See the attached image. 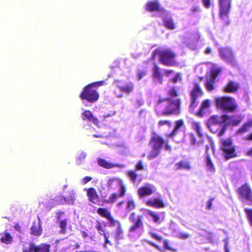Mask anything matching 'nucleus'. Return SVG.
I'll use <instances>...</instances> for the list:
<instances>
[{
	"label": "nucleus",
	"instance_id": "nucleus-27",
	"mask_svg": "<svg viewBox=\"0 0 252 252\" xmlns=\"http://www.w3.org/2000/svg\"><path fill=\"white\" fill-rule=\"evenodd\" d=\"M153 76L157 79L159 83H161L162 82L163 76L161 72V69L157 65H155L153 68Z\"/></svg>",
	"mask_w": 252,
	"mask_h": 252
},
{
	"label": "nucleus",
	"instance_id": "nucleus-61",
	"mask_svg": "<svg viewBox=\"0 0 252 252\" xmlns=\"http://www.w3.org/2000/svg\"><path fill=\"white\" fill-rule=\"evenodd\" d=\"M14 228L17 230L18 231V232H21L22 231V227L20 225V224H19L18 223H16L14 224Z\"/></svg>",
	"mask_w": 252,
	"mask_h": 252
},
{
	"label": "nucleus",
	"instance_id": "nucleus-42",
	"mask_svg": "<svg viewBox=\"0 0 252 252\" xmlns=\"http://www.w3.org/2000/svg\"><path fill=\"white\" fill-rule=\"evenodd\" d=\"M107 220L109 222V225L110 226H114L117 225V226L120 225L121 224L119 221L114 220L112 216H110Z\"/></svg>",
	"mask_w": 252,
	"mask_h": 252
},
{
	"label": "nucleus",
	"instance_id": "nucleus-15",
	"mask_svg": "<svg viewBox=\"0 0 252 252\" xmlns=\"http://www.w3.org/2000/svg\"><path fill=\"white\" fill-rule=\"evenodd\" d=\"M84 190L86 191L88 200L90 202L94 204L100 205L99 204L100 201L99 196L94 188L90 187L88 189H85Z\"/></svg>",
	"mask_w": 252,
	"mask_h": 252
},
{
	"label": "nucleus",
	"instance_id": "nucleus-59",
	"mask_svg": "<svg viewBox=\"0 0 252 252\" xmlns=\"http://www.w3.org/2000/svg\"><path fill=\"white\" fill-rule=\"evenodd\" d=\"M92 180V178L89 176L85 177L82 179V183L86 184Z\"/></svg>",
	"mask_w": 252,
	"mask_h": 252
},
{
	"label": "nucleus",
	"instance_id": "nucleus-5",
	"mask_svg": "<svg viewBox=\"0 0 252 252\" xmlns=\"http://www.w3.org/2000/svg\"><path fill=\"white\" fill-rule=\"evenodd\" d=\"M164 144L165 140L163 138L156 132H153V135L151 137L149 142V145L151 147L149 158H156L158 156Z\"/></svg>",
	"mask_w": 252,
	"mask_h": 252
},
{
	"label": "nucleus",
	"instance_id": "nucleus-53",
	"mask_svg": "<svg viewBox=\"0 0 252 252\" xmlns=\"http://www.w3.org/2000/svg\"><path fill=\"white\" fill-rule=\"evenodd\" d=\"M226 126H225V125L224 126H223L218 131L217 130H216L217 132H218V133H217L218 136H221L224 133L225 130H226V127H225Z\"/></svg>",
	"mask_w": 252,
	"mask_h": 252
},
{
	"label": "nucleus",
	"instance_id": "nucleus-11",
	"mask_svg": "<svg viewBox=\"0 0 252 252\" xmlns=\"http://www.w3.org/2000/svg\"><path fill=\"white\" fill-rule=\"evenodd\" d=\"M135 213L134 212H132L130 214L129 220L132 223V224L129 228L128 231L129 232H136L143 227V216L142 215L138 216L137 219H135Z\"/></svg>",
	"mask_w": 252,
	"mask_h": 252
},
{
	"label": "nucleus",
	"instance_id": "nucleus-35",
	"mask_svg": "<svg viewBox=\"0 0 252 252\" xmlns=\"http://www.w3.org/2000/svg\"><path fill=\"white\" fill-rule=\"evenodd\" d=\"M244 212L250 225L252 226V209L245 208L244 209Z\"/></svg>",
	"mask_w": 252,
	"mask_h": 252
},
{
	"label": "nucleus",
	"instance_id": "nucleus-41",
	"mask_svg": "<svg viewBox=\"0 0 252 252\" xmlns=\"http://www.w3.org/2000/svg\"><path fill=\"white\" fill-rule=\"evenodd\" d=\"M106 84L105 81L104 80L99 81L97 82H93L88 84V85L90 86L91 88L95 89V88H97L100 86H102L105 85Z\"/></svg>",
	"mask_w": 252,
	"mask_h": 252
},
{
	"label": "nucleus",
	"instance_id": "nucleus-10",
	"mask_svg": "<svg viewBox=\"0 0 252 252\" xmlns=\"http://www.w3.org/2000/svg\"><path fill=\"white\" fill-rule=\"evenodd\" d=\"M232 0H218L219 17L224 19L228 16Z\"/></svg>",
	"mask_w": 252,
	"mask_h": 252
},
{
	"label": "nucleus",
	"instance_id": "nucleus-8",
	"mask_svg": "<svg viewBox=\"0 0 252 252\" xmlns=\"http://www.w3.org/2000/svg\"><path fill=\"white\" fill-rule=\"evenodd\" d=\"M221 148L223 151L224 158H235L239 156L238 151L232 144V140L226 139L221 141Z\"/></svg>",
	"mask_w": 252,
	"mask_h": 252
},
{
	"label": "nucleus",
	"instance_id": "nucleus-24",
	"mask_svg": "<svg viewBox=\"0 0 252 252\" xmlns=\"http://www.w3.org/2000/svg\"><path fill=\"white\" fill-rule=\"evenodd\" d=\"M120 90L127 94L132 93L134 89V85L133 83L129 82L123 86H118Z\"/></svg>",
	"mask_w": 252,
	"mask_h": 252
},
{
	"label": "nucleus",
	"instance_id": "nucleus-12",
	"mask_svg": "<svg viewBox=\"0 0 252 252\" xmlns=\"http://www.w3.org/2000/svg\"><path fill=\"white\" fill-rule=\"evenodd\" d=\"M221 118V123H223L225 126H236L241 123L243 120V117L241 115H234L231 116L227 115H222Z\"/></svg>",
	"mask_w": 252,
	"mask_h": 252
},
{
	"label": "nucleus",
	"instance_id": "nucleus-60",
	"mask_svg": "<svg viewBox=\"0 0 252 252\" xmlns=\"http://www.w3.org/2000/svg\"><path fill=\"white\" fill-rule=\"evenodd\" d=\"M57 217L56 218L58 220H61V217L62 215H64L65 214L64 212L60 211L58 212H57Z\"/></svg>",
	"mask_w": 252,
	"mask_h": 252
},
{
	"label": "nucleus",
	"instance_id": "nucleus-2",
	"mask_svg": "<svg viewBox=\"0 0 252 252\" xmlns=\"http://www.w3.org/2000/svg\"><path fill=\"white\" fill-rule=\"evenodd\" d=\"M107 186L109 189H113L115 187H119V192L118 193L116 192L112 193L106 199V196H102L103 198V202L105 203H113L119 198L123 197L126 194V188L122 179L114 177L111 178L108 180L107 182Z\"/></svg>",
	"mask_w": 252,
	"mask_h": 252
},
{
	"label": "nucleus",
	"instance_id": "nucleus-47",
	"mask_svg": "<svg viewBox=\"0 0 252 252\" xmlns=\"http://www.w3.org/2000/svg\"><path fill=\"white\" fill-rule=\"evenodd\" d=\"M136 207L134 201L132 200H128L127 202L126 208L128 210L134 209Z\"/></svg>",
	"mask_w": 252,
	"mask_h": 252
},
{
	"label": "nucleus",
	"instance_id": "nucleus-4",
	"mask_svg": "<svg viewBox=\"0 0 252 252\" xmlns=\"http://www.w3.org/2000/svg\"><path fill=\"white\" fill-rule=\"evenodd\" d=\"M190 96V102L189 110L193 112L199 103V98L204 94V92L199 82L195 81L193 83V87L189 93Z\"/></svg>",
	"mask_w": 252,
	"mask_h": 252
},
{
	"label": "nucleus",
	"instance_id": "nucleus-6",
	"mask_svg": "<svg viewBox=\"0 0 252 252\" xmlns=\"http://www.w3.org/2000/svg\"><path fill=\"white\" fill-rule=\"evenodd\" d=\"M215 103L217 107L230 112L235 111L237 108L235 99L229 96L217 97Z\"/></svg>",
	"mask_w": 252,
	"mask_h": 252
},
{
	"label": "nucleus",
	"instance_id": "nucleus-34",
	"mask_svg": "<svg viewBox=\"0 0 252 252\" xmlns=\"http://www.w3.org/2000/svg\"><path fill=\"white\" fill-rule=\"evenodd\" d=\"M168 94L172 97H175L180 94L179 90L176 86L172 87L168 91Z\"/></svg>",
	"mask_w": 252,
	"mask_h": 252
},
{
	"label": "nucleus",
	"instance_id": "nucleus-44",
	"mask_svg": "<svg viewBox=\"0 0 252 252\" xmlns=\"http://www.w3.org/2000/svg\"><path fill=\"white\" fill-rule=\"evenodd\" d=\"M149 234L153 238L156 239V240L159 242H161L163 240L162 237L157 233L154 232H150Z\"/></svg>",
	"mask_w": 252,
	"mask_h": 252
},
{
	"label": "nucleus",
	"instance_id": "nucleus-50",
	"mask_svg": "<svg viewBox=\"0 0 252 252\" xmlns=\"http://www.w3.org/2000/svg\"><path fill=\"white\" fill-rule=\"evenodd\" d=\"M190 234L188 233H180L177 235V237L180 239H186L190 237Z\"/></svg>",
	"mask_w": 252,
	"mask_h": 252
},
{
	"label": "nucleus",
	"instance_id": "nucleus-54",
	"mask_svg": "<svg viewBox=\"0 0 252 252\" xmlns=\"http://www.w3.org/2000/svg\"><path fill=\"white\" fill-rule=\"evenodd\" d=\"M191 14H194L196 12L200 11V8L197 6H194L190 9Z\"/></svg>",
	"mask_w": 252,
	"mask_h": 252
},
{
	"label": "nucleus",
	"instance_id": "nucleus-16",
	"mask_svg": "<svg viewBox=\"0 0 252 252\" xmlns=\"http://www.w3.org/2000/svg\"><path fill=\"white\" fill-rule=\"evenodd\" d=\"M240 87L239 83L229 80L222 88V91L225 93L235 94L237 92Z\"/></svg>",
	"mask_w": 252,
	"mask_h": 252
},
{
	"label": "nucleus",
	"instance_id": "nucleus-18",
	"mask_svg": "<svg viewBox=\"0 0 252 252\" xmlns=\"http://www.w3.org/2000/svg\"><path fill=\"white\" fill-rule=\"evenodd\" d=\"M155 190L151 186L146 185L138 188L137 193L140 198L153 194Z\"/></svg>",
	"mask_w": 252,
	"mask_h": 252
},
{
	"label": "nucleus",
	"instance_id": "nucleus-46",
	"mask_svg": "<svg viewBox=\"0 0 252 252\" xmlns=\"http://www.w3.org/2000/svg\"><path fill=\"white\" fill-rule=\"evenodd\" d=\"M206 164L209 170L212 172L215 171V168L211 158H207Z\"/></svg>",
	"mask_w": 252,
	"mask_h": 252
},
{
	"label": "nucleus",
	"instance_id": "nucleus-23",
	"mask_svg": "<svg viewBox=\"0 0 252 252\" xmlns=\"http://www.w3.org/2000/svg\"><path fill=\"white\" fill-rule=\"evenodd\" d=\"M220 123L219 118L218 116H212L208 120L207 125L212 132L216 133L217 131L214 130V127H215L216 125L219 124Z\"/></svg>",
	"mask_w": 252,
	"mask_h": 252
},
{
	"label": "nucleus",
	"instance_id": "nucleus-31",
	"mask_svg": "<svg viewBox=\"0 0 252 252\" xmlns=\"http://www.w3.org/2000/svg\"><path fill=\"white\" fill-rule=\"evenodd\" d=\"M96 212L99 216L106 219L111 216L110 211L105 208H98L96 210Z\"/></svg>",
	"mask_w": 252,
	"mask_h": 252
},
{
	"label": "nucleus",
	"instance_id": "nucleus-33",
	"mask_svg": "<svg viewBox=\"0 0 252 252\" xmlns=\"http://www.w3.org/2000/svg\"><path fill=\"white\" fill-rule=\"evenodd\" d=\"M64 200L67 203L73 204L75 200V193L72 191H69L67 195L63 196Z\"/></svg>",
	"mask_w": 252,
	"mask_h": 252
},
{
	"label": "nucleus",
	"instance_id": "nucleus-29",
	"mask_svg": "<svg viewBox=\"0 0 252 252\" xmlns=\"http://www.w3.org/2000/svg\"><path fill=\"white\" fill-rule=\"evenodd\" d=\"M184 122L182 119L178 120L175 122V126L173 130L168 134V137H173L177 134L179 129L184 125Z\"/></svg>",
	"mask_w": 252,
	"mask_h": 252
},
{
	"label": "nucleus",
	"instance_id": "nucleus-52",
	"mask_svg": "<svg viewBox=\"0 0 252 252\" xmlns=\"http://www.w3.org/2000/svg\"><path fill=\"white\" fill-rule=\"evenodd\" d=\"M146 75V72L145 71H138L137 73V79L140 80L144 76Z\"/></svg>",
	"mask_w": 252,
	"mask_h": 252
},
{
	"label": "nucleus",
	"instance_id": "nucleus-14",
	"mask_svg": "<svg viewBox=\"0 0 252 252\" xmlns=\"http://www.w3.org/2000/svg\"><path fill=\"white\" fill-rule=\"evenodd\" d=\"M51 246L49 244L41 243L36 245L33 243H31L29 249H25L23 252H50Z\"/></svg>",
	"mask_w": 252,
	"mask_h": 252
},
{
	"label": "nucleus",
	"instance_id": "nucleus-17",
	"mask_svg": "<svg viewBox=\"0 0 252 252\" xmlns=\"http://www.w3.org/2000/svg\"><path fill=\"white\" fill-rule=\"evenodd\" d=\"M43 229L41 225V219L38 218V221H34L30 228V234L34 236H40L42 235Z\"/></svg>",
	"mask_w": 252,
	"mask_h": 252
},
{
	"label": "nucleus",
	"instance_id": "nucleus-1",
	"mask_svg": "<svg viewBox=\"0 0 252 252\" xmlns=\"http://www.w3.org/2000/svg\"><path fill=\"white\" fill-rule=\"evenodd\" d=\"M181 100H173L171 97L159 98L155 106V111L158 116L179 114L180 112Z\"/></svg>",
	"mask_w": 252,
	"mask_h": 252
},
{
	"label": "nucleus",
	"instance_id": "nucleus-19",
	"mask_svg": "<svg viewBox=\"0 0 252 252\" xmlns=\"http://www.w3.org/2000/svg\"><path fill=\"white\" fill-rule=\"evenodd\" d=\"M81 115L82 118L84 121L92 122L96 126L98 125L99 123L98 119L93 114L92 112L90 110H85L82 113Z\"/></svg>",
	"mask_w": 252,
	"mask_h": 252
},
{
	"label": "nucleus",
	"instance_id": "nucleus-63",
	"mask_svg": "<svg viewBox=\"0 0 252 252\" xmlns=\"http://www.w3.org/2000/svg\"><path fill=\"white\" fill-rule=\"evenodd\" d=\"M103 236H104V237L105 238V242H104L105 245H106L107 244L112 245V244L110 243V242L108 239V236L106 235V234L103 233Z\"/></svg>",
	"mask_w": 252,
	"mask_h": 252
},
{
	"label": "nucleus",
	"instance_id": "nucleus-64",
	"mask_svg": "<svg viewBox=\"0 0 252 252\" xmlns=\"http://www.w3.org/2000/svg\"><path fill=\"white\" fill-rule=\"evenodd\" d=\"M147 242L149 245L154 247L155 248H156L158 250L160 249L159 246L158 245H157V244H156L155 243H154V242H153L152 241H147Z\"/></svg>",
	"mask_w": 252,
	"mask_h": 252
},
{
	"label": "nucleus",
	"instance_id": "nucleus-57",
	"mask_svg": "<svg viewBox=\"0 0 252 252\" xmlns=\"http://www.w3.org/2000/svg\"><path fill=\"white\" fill-rule=\"evenodd\" d=\"M203 4L206 8H209L210 7L211 1L210 0H202Z\"/></svg>",
	"mask_w": 252,
	"mask_h": 252
},
{
	"label": "nucleus",
	"instance_id": "nucleus-26",
	"mask_svg": "<svg viewBox=\"0 0 252 252\" xmlns=\"http://www.w3.org/2000/svg\"><path fill=\"white\" fill-rule=\"evenodd\" d=\"M0 241L5 244H10L13 241V237L10 233L4 232L1 234Z\"/></svg>",
	"mask_w": 252,
	"mask_h": 252
},
{
	"label": "nucleus",
	"instance_id": "nucleus-22",
	"mask_svg": "<svg viewBox=\"0 0 252 252\" xmlns=\"http://www.w3.org/2000/svg\"><path fill=\"white\" fill-rule=\"evenodd\" d=\"M146 205L156 208H162L165 207V204L162 199L159 197H156L151 200H148L146 202Z\"/></svg>",
	"mask_w": 252,
	"mask_h": 252
},
{
	"label": "nucleus",
	"instance_id": "nucleus-36",
	"mask_svg": "<svg viewBox=\"0 0 252 252\" xmlns=\"http://www.w3.org/2000/svg\"><path fill=\"white\" fill-rule=\"evenodd\" d=\"M176 169H190V165L189 163L185 162L184 161H181L176 164Z\"/></svg>",
	"mask_w": 252,
	"mask_h": 252
},
{
	"label": "nucleus",
	"instance_id": "nucleus-13",
	"mask_svg": "<svg viewBox=\"0 0 252 252\" xmlns=\"http://www.w3.org/2000/svg\"><path fill=\"white\" fill-rule=\"evenodd\" d=\"M220 54L221 58L227 63L233 66L237 65L234 54L232 50L228 48H222L220 49Z\"/></svg>",
	"mask_w": 252,
	"mask_h": 252
},
{
	"label": "nucleus",
	"instance_id": "nucleus-39",
	"mask_svg": "<svg viewBox=\"0 0 252 252\" xmlns=\"http://www.w3.org/2000/svg\"><path fill=\"white\" fill-rule=\"evenodd\" d=\"M215 83L214 80L210 79L205 83V87L206 90L209 92H211L214 89V84Z\"/></svg>",
	"mask_w": 252,
	"mask_h": 252
},
{
	"label": "nucleus",
	"instance_id": "nucleus-32",
	"mask_svg": "<svg viewBox=\"0 0 252 252\" xmlns=\"http://www.w3.org/2000/svg\"><path fill=\"white\" fill-rule=\"evenodd\" d=\"M59 220V226L61 228L59 233L62 234H65L66 233V226L68 223V219H65Z\"/></svg>",
	"mask_w": 252,
	"mask_h": 252
},
{
	"label": "nucleus",
	"instance_id": "nucleus-58",
	"mask_svg": "<svg viewBox=\"0 0 252 252\" xmlns=\"http://www.w3.org/2000/svg\"><path fill=\"white\" fill-rule=\"evenodd\" d=\"M180 75H179V74L177 73L175 75V76L173 77L172 79H171V81L172 83H176L177 82V81L180 80Z\"/></svg>",
	"mask_w": 252,
	"mask_h": 252
},
{
	"label": "nucleus",
	"instance_id": "nucleus-55",
	"mask_svg": "<svg viewBox=\"0 0 252 252\" xmlns=\"http://www.w3.org/2000/svg\"><path fill=\"white\" fill-rule=\"evenodd\" d=\"M144 168L142 161L141 160H139L136 165V169L137 170H141Z\"/></svg>",
	"mask_w": 252,
	"mask_h": 252
},
{
	"label": "nucleus",
	"instance_id": "nucleus-21",
	"mask_svg": "<svg viewBox=\"0 0 252 252\" xmlns=\"http://www.w3.org/2000/svg\"><path fill=\"white\" fill-rule=\"evenodd\" d=\"M97 163L100 166L106 169H110L114 167L122 168L124 167V165L109 162L106 160L105 158H98Z\"/></svg>",
	"mask_w": 252,
	"mask_h": 252
},
{
	"label": "nucleus",
	"instance_id": "nucleus-62",
	"mask_svg": "<svg viewBox=\"0 0 252 252\" xmlns=\"http://www.w3.org/2000/svg\"><path fill=\"white\" fill-rule=\"evenodd\" d=\"M204 109H202V108L200 107L198 111L196 113L197 116L200 117H202L204 115Z\"/></svg>",
	"mask_w": 252,
	"mask_h": 252
},
{
	"label": "nucleus",
	"instance_id": "nucleus-9",
	"mask_svg": "<svg viewBox=\"0 0 252 252\" xmlns=\"http://www.w3.org/2000/svg\"><path fill=\"white\" fill-rule=\"evenodd\" d=\"M237 192L239 199L252 203V189L249 184L246 183L241 185L237 189Z\"/></svg>",
	"mask_w": 252,
	"mask_h": 252
},
{
	"label": "nucleus",
	"instance_id": "nucleus-7",
	"mask_svg": "<svg viewBox=\"0 0 252 252\" xmlns=\"http://www.w3.org/2000/svg\"><path fill=\"white\" fill-rule=\"evenodd\" d=\"M99 94L95 89L86 85L80 94V97L82 100H86L91 103L97 101L99 98Z\"/></svg>",
	"mask_w": 252,
	"mask_h": 252
},
{
	"label": "nucleus",
	"instance_id": "nucleus-51",
	"mask_svg": "<svg viewBox=\"0 0 252 252\" xmlns=\"http://www.w3.org/2000/svg\"><path fill=\"white\" fill-rule=\"evenodd\" d=\"M162 241L164 244V247L166 249L170 251H173L174 250L173 248L170 245L168 240L165 239Z\"/></svg>",
	"mask_w": 252,
	"mask_h": 252
},
{
	"label": "nucleus",
	"instance_id": "nucleus-28",
	"mask_svg": "<svg viewBox=\"0 0 252 252\" xmlns=\"http://www.w3.org/2000/svg\"><path fill=\"white\" fill-rule=\"evenodd\" d=\"M162 20L164 22L163 25L166 28L169 30H173L176 26L173 20L170 17H163Z\"/></svg>",
	"mask_w": 252,
	"mask_h": 252
},
{
	"label": "nucleus",
	"instance_id": "nucleus-56",
	"mask_svg": "<svg viewBox=\"0 0 252 252\" xmlns=\"http://www.w3.org/2000/svg\"><path fill=\"white\" fill-rule=\"evenodd\" d=\"M214 198H211L209 199L207 202V205L206 206V208L208 210L211 209L212 208V206L213 205V201H214Z\"/></svg>",
	"mask_w": 252,
	"mask_h": 252
},
{
	"label": "nucleus",
	"instance_id": "nucleus-37",
	"mask_svg": "<svg viewBox=\"0 0 252 252\" xmlns=\"http://www.w3.org/2000/svg\"><path fill=\"white\" fill-rule=\"evenodd\" d=\"M193 128L197 131L199 137H202L204 134L200 126V124L198 122H194L193 123Z\"/></svg>",
	"mask_w": 252,
	"mask_h": 252
},
{
	"label": "nucleus",
	"instance_id": "nucleus-30",
	"mask_svg": "<svg viewBox=\"0 0 252 252\" xmlns=\"http://www.w3.org/2000/svg\"><path fill=\"white\" fill-rule=\"evenodd\" d=\"M252 127V120H249L245 123L243 125L237 130V133L239 134L244 133L248 131Z\"/></svg>",
	"mask_w": 252,
	"mask_h": 252
},
{
	"label": "nucleus",
	"instance_id": "nucleus-25",
	"mask_svg": "<svg viewBox=\"0 0 252 252\" xmlns=\"http://www.w3.org/2000/svg\"><path fill=\"white\" fill-rule=\"evenodd\" d=\"M147 213L148 215L152 218L153 221L156 223H160L163 219V218L161 217L159 214L153 211L148 210Z\"/></svg>",
	"mask_w": 252,
	"mask_h": 252
},
{
	"label": "nucleus",
	"instance_id": "nucleus-40",
	"mask_svg": "<svg viewBox=\"0 0 252 252\" xmlns=\"http://www.w3.org/2000/svg\"><path fill=\"white\" fill-rule=\"evenodd\" d=\"M221 71V69L220 67L212 69L211 72V79L215 80Z\"/></svg>",
	"mask_w": 252,
	"mask_h": 252
},
{
	"label": "nucleus",
	"instance_id": "nucleus-48",
	"mask_svg": "<svg viewBox=\"0 0 252 252\" xmlns=\"http://www.w3.org/2000/svg\"><path fill=\"white\" fill-rule=\"evenodd\" d=\"M210 107V101L208 99H205L201 103L200 107L202 109H207Z\"/></svg>",
	"mask_w": 252,
	"mask_h": 252
},
{
	"label": "nucleus",
	"instance_id": "nucleus-43",
	"mask_svg": "<svg viewBox=\"0 0 252 252\" xmlns=\"http://www.w3.org/2000/svg\"><path fill=\"white\" fill-rule=\"evenodd\" d=\"M123 233V230L122 228L121 224L118 226H117V228L116 231L115 233V238L116 240H119V239L121 238L122 235Z\"/></svg>",
	"mask_w": 252,
	"mask_h": 252
},
{
	"label": "nucleus",
	"instance_id": "nucleus-38",
	"mask_svg": "<svg viewBox=\"0 0 252 252\" xmlns=\"http://www.w3.org/2000/svg\"><path fill=\"white\" fill-rule=\"evenodd\" d=\"M127 175L132 183H135L137 178V174L136 170H130L127 172Z\"/></svg>",
	"mask_w": 252,
	"mask_h": 252
},
{
	"label": "nucleus",
	"instance_id": "nucleus-45",
	"mask_svg": "<svg viewBox=\"0 0 252 252\" xmlns=\"http://www.w3.org/2000/svg\"><path fill=\"white\" fill-rule=\"evenodd\" d=\"M95 228L98 231V233L100 235H103V233H105V229L102 226L100 222H97V224L95 225Z\"/></svg>",
	"mask_w": 252,
	"mask_h": 252
},
{
	"label": "nucleus",
	"instance_id": "nucleus-49",
	"mask_svg": "<svg viewBox=\"0 0 252 252\" xmlns=\"http://www.w3.org/2000/svg\"><path fill=\"white\" fill-rule=\"evenodd\" d=\"M158 125L159 126H162L165 125H167L169 126H171L172 125V123L171 121L168 120H160L158 123Z\"/></svg>",
	"mask_w": 252,
	"mask_h": 252
},
{
	"label": "nucleus",
	"instance_id": "nucleus-20",
	"mask_svg": "<svg viewBox=\"0 0 252 252\" xmlns=\"http://www.w3.org/2000/svg\"><path fill=\"white\" fill-rule=\"evenodd\" d=\"M145 10L150 12L164 11V9L160 6L159 2L157 0L148 1L145 4Z\"/></svg>",
	"mask_w": 252,
	"mask_h": 252
},
{
	"label": "nucleus",
	"instance_id": "nucleus-3",
	"mask_svg": "<svg viewBox=\"0 0 252 252\" xmlns=\"http://www.w3.org/2000/svg\"><path fill=\"white\" fill-rule=\"evenodd\" d=\"M156 54H158L159 56L160 63L164 65L174 66L179 64L176 59V53L170 49L166 48L155 51L152 56L153 60L155 59Z\"/></svg>",
	"mask_w": 252,
	"mask_h": 252
}]
</instances>
